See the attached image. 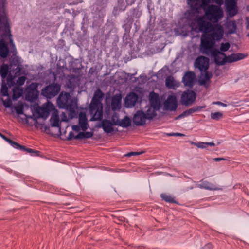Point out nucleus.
I'll return each mask as SVG.
<instances>
[{
  "mask_svg": "<svg viewBox=\"0 0 249 249\" xmlns=\"http://www.w3.org/2000/svg\"><path fill=\"white\" fill-rule=\"evenodd\" d=\"M196 22L200 31L205 33L201 38L200 49L201 52L206 55L212 49H213L216 41H220L223 37L224 30L220 24H213L211 22L206 21L203 17H199L196 19Z\"/></svg>",
  "mask_w": 249,
  "mask_h": 249,
  "instance_id": "obj_1",
  "label": "nucleus"
},
{
  "mask_svg": "<svg viewBox=\"0 0 249 249\" xmlns=\"http://www.w3.org/2000/svg\"><path fill=\"white\" fill-rule=\"evenodd\" d=\"M104 93L98 89L95 91L92 100L89 105V113L91 116L90 121L101 120L103 118V104L102 100Z\"/></svg>",
  "mask_w": 249,
  "mask_h": 249,
  "instance_id": "obj_2",
  "label": "nucleus"
},
{
  "mask_svg": "<svg viewBox=\"0 0 249 249\" xmlns=\"http://www.w3.org/2000/svg\"><path fill=\"white\" fill-rule=\"evenodd\" d=\"M214 58L215 63L218 65H223L226 63H232L243 59L247 55L242 53H233L228 56L223 52H220L217 49H212L209 55Z\"/></svg>",
  "mask_w": 249,
  "mask_h": 249,
  "instance_id": "obj_3",
  "label": "nucleus"
},
{
  "mask_svg": "<svg viewBox=\"0 0 249 249\" xmlns=\"http://www.w3.org/2000/svg\"><path fill=\"white\" fill-rule=\"evenodd\" d=\"M201 7L205 12V16L207 20L213 23L218 22L223 16L222 9L217 5L211 4L203 6L201 3Z\"/></svg>",
  "mask_w": 249,
  "mask_h": 249,
  "instance_id": "obj_4",
  "label": "nucleus"
},
{
  "mask_svg": "<svg viewBox=\"0 0 249 249\" xmlns=\"http://www.w3.org/2000/svg\"><path fill=\"white\" fill-rule=\"evenodd\" d=\"M50 71L53 78H78L72 74L69 75L66 62L64 60H59L56 64V68H51Z\"/></svg>",
  "mask_w": 249,
  "mask_h": 249,
  "instance_id": "obj_5",
  "label": "nucleus"
},
{
  "mask_svg": "<svg viewBox=\"0 0 249 249\" xmlns=\"http://www.w3.org/2000/svg\"><path fill=\"white\" fill-rule=\"evenodd\" d=\"M57 102L59 108L74 112L71 95L69 93L62 92L57 99Z\"/></svg>",
  "mask_w": 249,
  "mask_h": 249,
  "instance_id": "obj_6",
  "label": "nucleus"
},
{
  "mask_svg": "<svg viewBox=\"0 0 249 249\" xmlns=\"http://www.w3.org/2000/svg\"><path fill=\"white\" fill-rule=\"evenodd\" d=\"M60 86L58 84H51L42 89V95L47 99H51L59 92Z\"/></svg>",
  "mask_w": 249,
  "mask_h": 249,
  "instance_id": "obj_7",
  "label": "nucleus"
},
{
  "mask_svg": "<svg viewBox=\"0 0 249 249\" xmlns=\"http://www.w3.org/2000/svg\"><path fill=\"white\" fill-rule=\"evenodd\" d=\"M196 99V93L193 90L188 89L184 91L180 97V103L185 106L192 105Z\"/></svg>",
  "mask_w": 249,
  "mask_h": 249,
  "instance_id": "obj_8",
  "label": "nucleus"
},
{
  "mask_svg": "<svg viewBox=\"0 0 249 249\" xmlns=\"http://www.w3.org/2000/svg\"><path fill=\"white\" fill-rule=\"evenodd\" d=\"M8 78H26L25 71L21 65H11Z\"/></svg>",
  "mask_w": 249,
  "mask_h": 249,
  "instance_id": "obj_9",
  "label": "nucleus"
},
{
  "mask_svg": "<svg viewBox=\"0 0 249 249\" xmlns=\"http://www.w3.org/2000/svg\"><path fill=\"white\" fill-rule=\"evenodd\" d=\"M37 84L32 83L26 88L25 99L28 101L33 102L38 98L39 92L37 89Z\"/></svg>",
  "mask_w": 249,
  "mask_h": 249,
  "instance_id": "obj_10",
  "label": "nucleus"
},
{
  "mask_svg": "<svg viewBox=\"0 0 249 249\" xmlns=\"http://www.w3.org/2000/svg\"><path fill=\"white\" fill-rule=\"evenodd\" d=\"M83 69L82 63L78 59H73L69 63L68 70L69 74L72 73L78 75Z\"/></svg>",
  "mask_w": 249,
  "mask_h": 249,
  "instance_id": "obj_11",
  "label": "nucleus"
},
{
  "mask_svg": "<svg viewBox=\"0 0 249 249\" xmlns=\"http://www.w3.org/2000/svg\"><path fill=\"white\" fill-rule=\"evenodd\" d=\"M209 59L205 56L198 57L195 62V66L201 72L206 71L209 68Z\"/></svg>",
  "mask_w": 249,
  "mask_h": 249,
  "instance_id": "obj_12",
  "label": "nucleus"
},
{
  "mask_svg": "<svg viewBox=\"0 0 249 249\" xmlns=\"http://www.w3.org/2000/svg\"><path fill=\"white\" fill-rule=\"evenodd\" d=\"M178 107L177 98L175 95H169L164 103L165 110L175 111Z\"/></svg>",
  "mask_w": 249,
  "mask_h": 249,
  "instance_id": "obj_13",
  "label": "nucleus"
},
{
  "mask_svg": "<svg viewBox=\"0 0 249 249\" xmlns=\"http://www.w3.org/2000/svg\"><path fill=\"white\" fill-rule=\"evenodd\" d=\"M145 113L142 110H138L134 115L133 121L137 126H142L145 124L147 119Z\"/></svg>",
  "mask_w": 249,
  "mask_h": 249,
  "instance_id": "obj_14",
  "label": "nucleus"
},
{
  "mask_svg": "<svg viewBox=\"0 0 249 249\" xmlns=\"http://www.w3.org/2000/svg\"><path fill=\"white\" fill-rule=\"evenodd\" d=\"M225 6L230 17H233L237 13L236 0H225Z\"/></svg>",
  "mask_w": 249,
  "mask_h": 249,
  "instance_id": "obj_15",
  "label": "nucleus"
},
{
  "mask_svg": "<svg viewBox=\"0 0 249 249\" xmlns=\"http://www.w3.org/2000/svg\"><path fill=\"white\" fill-rule=\"evenodd\" d=\"M149 102L150 106L155 109L159 110L161 107V103L159 99V95L153 91L150 93Z\"/></svg>",
  "mask_w": 249,
  "mask_h": 249,
  "instance_id": "obj_16",
  "label": "nucleus"
},
{
  "mask_svg": "<svg viewBox=\"0 0 249 249\" xmlns=\"http://www.w3.org/2000/svg\"><path fill=\"white\" fill-rule=\"evenodd\" d=\"M138 99V96L134 92H130L127 95L125 99V106L127 108H131L135 106Z\"/></svg>",
  "mask_w": 249,
  "mask_h": 249,
  "instance_id": "obj_17",
  "label": "nucleus"
},
{
  "mask_svg": "<svg viewBox=\"0 0 249 249\" xmlns=\"http://www.w3.org/2000/svg\"><path fill=\"white\" fill-rule=\"evenodd\" d=\"M155 76L157 78H173L172 72L166 66L160 69Z\"/></svg>",
  "mask_w": 249,
  "mask_h": 249,
  "instance_id": "obj_18",
  "label": "nucleus"
},
{
  "mask_svg": "<svg viewBox=\"0 0 249 249\" xmlns=\"http://www.w3.org/2000/svg\"><path fill=\"white\" fill-rule=\"evenodd\" d=\"M121 95H116L112 98L111 108L112 111H115L120 109L121 107Z\"/></svg>",
  "mask_w": 249,
  "mask_h": 249,
  "instance_id": "obj_19",
  "label": "nucleus"
},
{
  "mask_svg": "<svg viewBox=\"0 0 249 249\" xmlns=\"http://www.w3.org/2000/svg\"><path fill=\"white\" fill-rule=\"evenodd\" d=\"M204 107H201V106L194 107L192 108H191L189 109H187V110L183 111L181 114H180L178 117H176V119L189 116L190 115L192 114V113H193L195 112L199 111L201 109H202Z\"/></svg>",
  "mask_w": 249,
  "mask_h": 249,
  "instance_id": "obj_20",
  "label": "nucleus"
},
{
  "mask_svg": "<svg viewBox=\"0 0 249 249\" xmlns=\"http://www.w3.org/2000/svg\"><path fill=\"white\" fill-rule=\"evenodd\" d=\"M79 124L81 127V129L85 131L89 127L87 119L86 118V114L84 113H81L79 116Z\"/></svg>",
  "mask_w": 249,
  "mask_h": 249,
  "instance_id": "obj_21",
  "label": "nucleus"
},
{
  "mask_svg": "<svg viewBox=\"0 0 249 249\" xmlns=\"http://www.w3.org/2000/svg\"><path fill=\"white\" fill-rule=\"evenodd\" d=\"M101 125L104 131L107 133H111L113 131V128L112 127L113 124L110 121L107 119H104L102 121Z\"/></svg>",
  "mask_w": 249,
  "mask_h": 249,
  "instance_id": "obj_22",
  "label": "nucleus"
},
{
  "mask_svg": "<svg viewBox=\"0 0 249 249\" xmlns=\"http://www.w3.org/2000/svg\"><path fill=\"white\" fill-rule=\"evenodd\" d=\"M9 53V49L7 44L2 40H0V56L5 58Z\"/></svg>",
  "mask_w": 249,
  "mask_h": 249,
  "instance_id": "obj_23",
  "label": "nucleus"
},
{
  "mask_svg": "<svg viewBox=\"0 0 249 249\" xmlns=\"http://www.w3.org/2000/svg\"><path fill=\"white\" fill-rule=\"evenodd\" d=\"M50 110L47 107L39 108L36 110L38 118H42L46 119L50 114Z\"/></svg>",
  "mask_w": 249,
  "mask_h": 249,
  "instance_id": "obj_24",
  "label": "nucleus"
},
{
  "mask_svg": "<svg viewBox=\"0 0 249 249\" xmlns=\"http://www.w3.org/2000/svg\"><path fill=\"white\" fill-rule=\"evenodd\" d=\"M100 69L99 67L97 66L91 67L89 69L88 74L89 78H98Z\"/></svg>",
  "mask_w": 249,
  "mask_h": 249,
  "instance_id": "obj_25",
  "label": "nucleus"
},
{
  "mask_svg": "<svg viewBox=\"0 0 249 249\" xmlns=\"http://www.w3.org/2000/svg\"><path fill=\"white\" fill-rule=\"evenodd\" d=\"M190 143L192 145H195L197 147L201 149L205 148L207 147V146H214L215 145V143L213 142H190Z\"/></svg>",
  "mask_w": 249,
  "mask_h": 249,
  "instance_id": "obj_26",
  "label": "nucleus"
},
{
  "mask_svg": "<svg viewBox=\"0 0 249 249\" xmlns=\"http://www.w3.org/2000/svg\"><path fill=\"white\" fill-rule=\"evenodd\" d=\"M131 124V119L127 116H125L124 119L119 120L118 125L124 127L126 128L130 126Z\"/></svg>",
  "mask_w": 249,
  "mask_h": 249,
  "instance_id": "obj_27",
  "label": "nucleus"
},
{
  "mask_svg": "<svg viewBox=\"0 0 249 249\" xmlns=\"http://www.w3.org/2000/svg\"><path fill=\"white\" fill-rule=\"evenodd\" d=\"M7 82L8 84L10 86L11 85H13L15 84V81H16L17 85L18 86H20L23 85L25 80L27 79H6Z\"/></svg>",
  "mask_w": 249,
  "mask_h": 249,
  "instance_id": "obj_28",
  "label": "nucleus"
},
{
  "mask_svg": "<svg viewBox=\"0 0 249 249\" xmlns=\"http://www.w3.org/2000/svg\"><path fill=\"white\" fill-rule=\"evenodd\" d=\"M158 110L155 109L152 107H149L145 113V116L147 119L151 120L157 115L156 111Z\"/></svg>",
  "mask_w": 249,
  "mask_h": 249,
  "instance_id": "obj_29",
  "label": "nucleus"
},
{
  "mask_svg": "<svg viewBox=\"0 0 249 249\" xmlns=\"http://www.w3.org/2000/svg\"><path fill=\"white\" fill-rule=\"evenodd\" d=\"M93 135L92 132H80L77 135H76V139H83L91 138Z\"/></svg>",
  "mask_w": 249,
  "mask_h": 249,
  "instance_id": "obj_30",
  "label": "nucleus"
},
{
  "mask_svg": "<svg viewBox=\"0 0 249 249\" xmlns=\"http://www.w3.org/2000/svg\"><path fill=\"white\" fill-rule=\"evenodd\" d=\"M9 68L7 64H3L0 67V75L1 78H7V75L9 72Z\"/></svg>",
  "mask_w": 249,
  "mask_h": 249,
  "instance_id": "obj_31",
  "label": "nucleus"
},
{
  "mask_svg": "<svg viewBox=\"0 0 249 249\" xmlns=\"http://www.w3.org/2000/svg\"><path fill=\"white\" fill-rule=\"evenodd\" d=\"M197 79H182V82L185 86L191 89L197 83Z\"/></svg>",
  "mask_w": 249,
  "mask_h": 249,
  "instance_id": "obj_32",
  "label": "nucleus"
},
{
  "mask_svg": "<svg viewBox=\"0 0 249 249\" xmlns=\"http://www.w3.org/2000/svg\"><path fill=\"white\" fill-rule=\"evenodd\" d=\"M160 197L163 200L167 202L178 204V202L175 200L174 197L169 195L163 193L160 195Z\"/></svg>",
  "mask_w": 249,
  "mask_h": 249,
  "instance_id": "obj_33",
  "label": "nucleus"
},
{
  "mask_svg": "<svg viewBox=\"0 0 249 249\" xmlns=\"http://www.w3.org/2000/svg\"><path fill=\"white\" fill-rule=\"evenodd\" d=\"M200 185L204 188L208 190H216L218 189V188L215 185L207 181H203L202 183Z\"/></svg>",
  "mask_w": 249,
  "mask_h": 249,
  "instance_id": "obj_34",
  "label": "nucleus"
},
{
  "mask_svg": "<svg viewBox=\"0 0 249 249\" xmlns=\"http://www.w3.org/2000/svg\"><path fill=\"white\" fill-rule=\"evenodd\" d=\"M4 26H5L4 34L8 36L9 37V38H10V42L11 45L12 46V47H13L14 49H15V45H14L13 41L11 38L12 35L11 34L9 25H8V23H5L4 24Z\"/></svg>",
  "mask_w": 249,
  "mask_h": 249,
  "instance_id": "obj_35",
  "label": "nucleus"
},
{
  "mask_svg": "<svg viewBox=\"0 0 249 249\" xmlns=\"http://www.w3.org/2000/svg\"><path fill=\"white\" fill-rule=\"evenodd\" d=\"M51 126L59 127L60 130V125L59 124V118L58 114L53 115V120L51 123Z\"/></svg>",
  "mask_w": 249,
  "mask_h": 249,
  "instance_id": "obj_36",
  "label": "nucleus"
},
{
  "mask_svg": "<svg viewBox=\"0 0 249 249\" xmlns=\"http://www.w3.org/2000/svg\"><path fill=\"white\" fill-rule=\"evenodd\" d=\"M223 116V113L220 112H212L211 113V118L216 121L220 120Z\"/></svg>",
  "mask_w": 249,
  "mask_h": 249,
  "instance_id": "obj_37",
  "label": "nucleus"
},
{
  "mask_svg": "<svg viewBox=\"0 0 249 249\" xmlns=\"http://www.w3.org/2000/svg\"><path fill=\"white\" fill-rule=\"evenodd\" d=\"M175 79H165L166 86L169 89H175L176 84H175Z\"/></svg>",
  "mask_w": 249,
  "mask_h": 249,
  "instance_id": "obj_38",
  "label": "nucleus"
},
{
  "mask_svg": "<svg viewBox=\"0 0 249 249\" xmlns=\"http://www.w3.org/2000/svg\"><path fill=\"white\" fill-rule=\"evenodd\" d=\"M198 84L199 85H204L206 88H208L211 83V79H197Z\"/></svg>",
  "mask_w": 249,
  "mask_h": 249,
  "instance_id": "obj_39",
  "label": "nucleus"
},
{
  "mask_svg": "<svg viewBox=\"0 0 249 249\" xmlns=\"http://www.w3.org/2000/svg\"><path fill=\"white\" fill-rule=\"evenodd\" d=\"M230 48V44L229 42L222 43L220 47V50L223 53L228 51Z\"/></svg>",
  "mask_w": 249,
  "mask_h": 249,
  "instance_id": "obj_40",
  "label": "nucleus"
},
{
  "mask_svg": "<svg viewBox=\"0 0 249 249\" xmlns=\"http://www.w3.org/2000/svg\"><path fill=\"white\" fill-rule=\"evenodd\" d=\"M119 116L117 113L114 112L112 115L111 117V121H110L114 125H118L119 123V119H118Z\"/></svg>",
  "mask_w": 249,
  "mask_h": 249,
  "instance_id": "obj_41",
  "label": "nucleus"
},
{
  "mask_svg": "<svg viewBox=\"0 0 249 249\" xmlns=\"http://www.w3.org/2000/svg\"><path fill=\"white\" fill-rule=\"evenodd\" d=\"M3 105L6 108H10L12 106V102L10 98L7 100H3Z\"/></svg>",
  "mask_w": 249,
  "mask_h": 249,
  "instance_id": "obj_42",
  "label": "nucleus"
},
{
  "mask_svg": "<svg viewBox=\"0 0 249 249\" xmlns=\"http://www.w3.org/2000/svg\"><path fill=\"white\" fill-rule=\"evenodd\" d=\"M8 89L6 85H2L1 87V92L3 96H8Z\"/></svg>",
  "mask_w": 249,
  "mask_h": 249,
  "instance_id": "obj_43",
  "label": "nucleus"
},
{
  "mask_svg": "<svg viewBox=\"0 0 249 249\" xmlns=\"http://www.w3.org/2000/svg\"><path fill=\"white\" fill-rule=\"evenodd\" d=\"M15 109L17 113V114L19 115L23 114V108L22 106H18L15 107Z\"/></svg>",
  "mask_w": 249,
  "mask_h": 249,
  "instance_id": "obj_44",
  "label": "nucleus"
},
{
  "mask_svg": "<svg viewBox=\"0 0 249 249\" xmlns=\"http://www.w3.org/2000/svg\"><path fill=\"white\" fill-rule=\"evenodd\" d=\"M26 152L30 153L31 155H36V156H38L39 154L40 153V151L37 150H35L34 149H31V148H28L26 149Z\"/></svg>",
  "mask_w": 249,
  "mask_h": 249,
  "instance_id": "obj_45",
  "label": "nucleus"
},
{
  "mask_svg": "<svg viewBox=\"0 0 249 249\" xmlns=\"http://www.w3.org/2000/svg\"><path fill=\"white\" fill-rule=\"evenodd\" d=\"M182 78H196V75L193 72L187 71Z\"/></svg>",
  "mask_w": 249,
  "mask_h": 249,
  "instance_id": "obj_46",
  "label": "nucleus"
},
{
  "mask_svg": "<svg viewBox=\"0 0 249 249\" xmlns=\"http://www.w3.org/2000/svg\"><path fill=\"white\" fill-rule=\"evenodd\" d=\"M143 152H131L125 155V156L130 157L132 156H137L142 154Z\"/></svg>",
  "mask_w": 249,
  "mask_h": 249,
  "instance_id": "obj_47",
  "label": "nucleus"
},
{
  "mask_svg": "<svg viewBox=\"0 0 249 249\" xmlns=\"http://www.w3.org/2000/svg\"><path fill=\"white\" fill-rule=\"evenodd\" d=\"M76 136L74 135V134L73 132L71 131L70 132L68 136L67 137V140L71 141L73 139H76L75 138Z\"/></svg>",
  "mask_w": 249,
  "mask_h": 249,
  "instance_id": "obj_48",
  "label": "nucleus"
},
{
  "mask_svg": "<svg viewBox=\"0 0 249 249\" xmlns=\"http://www.w3.org/2000/svg\"><path fill=\"white\" fill-rule=\"evenodd\" d=\"M110 105H108L107 100L106 101V106L105 107V112L107 115L110 113Z\"/></svg>",
  "mask_w": 249,
  "mask_h": 249,
  "instance_id": "obj_49",
  "label": "nucleus"
},
{
  "mask_svg": "<svg viewBox=\"0 0 249 249\" xmlns=\"http://www.w3.org/2000/svg\"><path fill=\"white\" fill-rule=\"evenodd\" d=\"M213 245L210 243H207L206 244L203 248L202 249H213Z\"/></svg>",
  "mask_w": 249,
  "mask_h": 249,
  "instance_id": "obj_50",
  "label": "nucleus"
},
{
  "mask_svg": "<svg viewBox=\"0 0 249 249\" xmlns=\"http://www.w3.org/2000/svg\"><path fill=\"white\" fill-rule=\"evenodd\" d=\"M80 126H79L78 125H73L72 126V130L76 132H79L80 130Z\"/></svg>",
  "mask_w": 249,
  "mask_h": 249,
  "instance_id": "obj_51",
  "label": "nucleus"
},
{
  "mask_svg": "<svg viewBox=\"0 0 249 249\" xmlns=\"http://www.w3.org/2000/svg\"><path fill=\"white\" fill-rule=\"evenodd\" d=\"M168 136H185L184 134L180 133H170L168 134Z\"/></svg>",
  "mask_w": 249,
  "mask_h": 249,
  "instance_id": "obj_52",
  "label": "nucleus"
},
{
  "mask_svg": "<svg viewBox=\"0 0 249 249\" xmlns=\"http://www.w3.org/2000/svg\"><path fill=\"white\" fill-rule=\"evenodd\" d=\"M20 145V144H19V143H17V142H14V141H13V142H12V144H11V145H12L13 147H14V148H16V149H18V148H19V147Z\"/></svg>",
  "mask_w": 249,
  "mask_h": 249,
  "instance_id": "obj_53",
  "label": "nucleus"
},
{
  "mask_svg": "<svg viewBox=\"0 0 249 249\" xmlns=\"http://www.w3.org/2000/svg\"><path fill=\"white\" fill-rule=\"evenodd\" d=\"M213 104L217 105H220L224 107H226L227 106V105L226 104H224L223 103H222L220 101H216V102H213Z\"/></svg>",
  "mask_w": 249,
  "mask_h": 249,
  "instance_id": "obj_54",
  "label": "nucleus"
},
{
  "mask_svg": "<svg viewBox=\"0 0 249 249\" xmlns=\"http://www.w3.org/2000/svg\"><path fill=\"white\" fill-rule=\"evenodd\" d=\"M226 159L224 158H215L213 159V160L216 162L220 161L221 160H225Z\"/></svg>",
  "mask_w": 249,
  "mask_h": 249,
  "instance_id": "obj_55",
  "label": "nucleus"
},
{
  "mask_svg": "<svg viewBox=\"0 0 249 249\" xmlns=\"http://www.w3.org/2000/svg\"><path fill=\"white\" fill-rule=\"evenodd\" d=\"M44 131L47 133H49V131H50V128H49V126H48V125H44Z\"/></svg>",
  "mask_w": 249,
  "mask_h": 249,
  "instance_id": "obj_56",
  "label": "nucleus"
},
{
  "mask_svg": "<svg viewBox=\"0 0 249 249\" xmlns=\"http://www.w3.org/2000/svg\"><path fill=\"white\" fill-rule=\"evenodd\" d=\"M27 149V148H26L25 146L21 145H20L19 147L18 148V149H20L21 150L24 151H26Z\"/></svg>",
  "mask_w": 249,
  "mask_h": 249,
  "instance_id": "obj_57",
  "label": "nucleus"
},
{
  "mask_svg": "<svg viewBox=\"0 0 249 249\" xmlns=\"http://www.w3.org/2000/svg\"><path fill=\"white\" fill-rule=\"evenodd\" d=\"M20 96V94H18V96H16L15 93H14L13 95V99H17V98H19Z\"/></svg>",
  "mask_w": 249,
  "mask_h": 249,
  "instance_id": "obj_58",
  "label": "nucleus"
},
{
  "mask_svg": "<svg viewBox=\"0 0 249 249\" xmlns=\"http://www.w3.org/2000/svg\"><path fill=\"white\" fill-rule=\"evenodd\" d=\"M6 142H8L9 143H10L11 145L13 142V141L10 139L9 138H7V139L5 141Z\"/></svg>",
  "mask_w": 249,
  "mask_h": 249,
  "instance_id": "obj_59",
  "label": "nucleus"
},
{
  "mask_svg": "<svg viewBox=\"0 0 249 249\" xmlns=\"http://www.w3.org/2000/svg\"><path fill=\"white\" fill-rule=\"evenodd\" d=\"M211 75H209V74L207 72H206L204 78H211Z\"/></svg>",
  "mask_w": 249,
  "mask_h": 249,
  "instance_id": "obj_60",
  "label": "nucleus"
},
{
  "mask_svg": "<svg viewBox=\"0 0 249 249\" xmlns=\"http://www.w3.org/2000/svg\"><path fill=\"white\" fill-rule=\"evenodd\" d=\"M138 78H147V76L145 75L141 74L139 76Z\"/></svg>",
  "mask_w": 249,
  "mask_h": 249,
  "instance_id": "obj_61",
  "label": "nucleus"
},
{
  "mask_svg": "<svg viewBox=\"0 0 249 249\" xmlns=\"http://www.w3.org/2000/svg\"><path fill=\"white\" fill-rule=\"evenodd\" d=\"M136 73H134V74H128V77H129V78H133V76Z\"/></svg>",
  "mask_w": 249,
  "mask_h": 249,
  "instance_id": "obj_62",
  "label": "nucleus"
},
{
  "mask_svg": "<svg viewBox=\"0 0 249 249\" xmlns=\"http://www.w3.org/2000/svg\"><path fill=\"white\" fill-rule=\"evenodd\" d=\"M63 114H64V117H65V119H64V118H62V121H67V119H66V116L65 115V113H63Z\"/></svg>",
  "mask_w": 249,
  "mask_h": 249,
  "instance_id": "obj_63",
  "label": "nucleus"
},
{
  "mask_svg": "<svg viewBox=\"0 0 249 249\" xmlns=\"http://www.w3.org/2000/svg\"><path fill=\"white\" fill-rule=\"evenodd\" d=\"M2 138L4 140L6 141V140L7 139V137H6L5 135H3V136L2 137Z\"/></svg>",
  "mask_w": 249,
  "mask_h": 249,
  "instance_id": "obj_64",
  "label": "nucleus"
}]
</instances>
